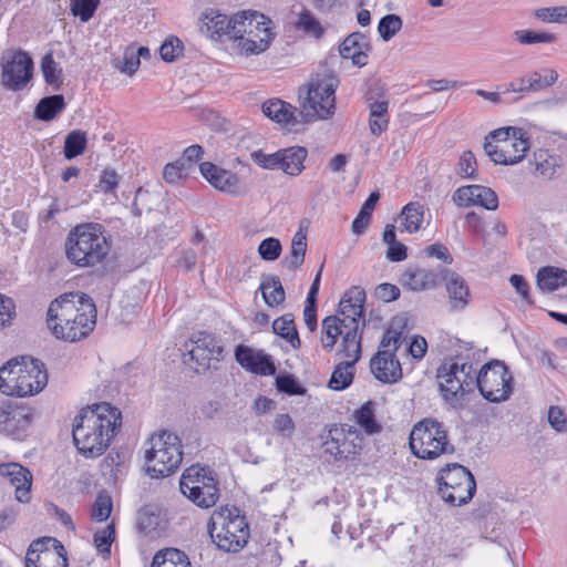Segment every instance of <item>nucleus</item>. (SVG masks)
Wrapping results in <instances>:
<instances>
[{
  "mask_svg": "<svg viewBox=\"0 0 567 567\" xmlns=\"http://www.w3.org/2000/svg\"><path fill=\"white\" fill-rule=\"evenodd\" d=\"M260 290L265 302L269 307L279 306L286 299L285 289L278 276H264L260 284Z\"/></svg>",
  "mask_w": 567,
  "mask_h": 567,
  "instance_id": "36",
  "label": "nucleus"
},
{
  "mask_svg": "<svg viewBox=\"0 0 567 567\" xmlns=\"http://www.w3.org/2000/svg\"><path fill=\"white\" fill-rule=\"evenodd\" d=\"M330 436L324 442V452L336 461L349 460L362 450L363 437L353 426L344 425L330 430Z\"/></svg>",
  "mask_w": 567,
  "mask_h": 567,
  "instance_id": "16",
  "label": "nucleus"
},
{
  "mask_svg": "<svg viewBox=\"0 0 567 567\" xmlns=\"http://www.w3.org/2000/svg\"><path fill=\"white\" fill-rule=\"evenodd\" d=\"M33 60L28 52L12 50L1 58V85L10 91L23 90L33 76Z\"/></svg>",
  "mask_w": 567,
  "mask_h": 567,
  "instance_id": "14",
  "label": "nucleus"
},
{
  "mask_svg": "<svg viewBox=\"0 0 567 567\" xmlns=\"http://www.w3.org/2000/svg\"><path fill=\"white\" fill-rule=\"evenodd\" d=\"M282 247L280 240L275 237L264 239L258 247V254L264 260L274 261L279 258Z\"/></svg>",
  "mask_w": 567,
  "mask_h": 567,
  "instance_id": "54",
  "label": "nucleus"
},
{
  "mask_svg": "<svg viewBox=\"0 0 567 567\" xmlns=\"http://www.w3.org/2000/svg\"><path fill=\"white\" fill-rule=\"evenodd\" d=\"M513 35L517 42L524 45L537 43H554L557 40L554 33L536 32L527 29L516 30L513 33Z\"/></svg>",
  "mask_w": 567,
  "mask_h": 567,
  "instance_id": "49",
  "label": "nucleus"
},
{
  "mask_svg": "<svg viewBox=\"0 0 567 567\" xmlns=\"http://www.w3.org/2000/svg\"><path fill=\"white\" fill-rule=\"evenodd\" d=\"M25 567H68L63 545L51 537L32 542L25 556Z\"/></svg>",
  "mask_w": 567,
  "mask_h": 567,
  "instance_id": "15",
  "label": "nucleus"
},
{
  "mask_svg": "<svg viewBox=\"0 0 567 567\" xmlns=\"http://www.w3.org/2000/svg\"><path fill=\"white\" fill-rule=\"evenodd\" d=\"M44 365L37 359H12L0 368V392L6 395H33L47 385Z\"/></svg>",
  "mask_w": 567,
  "mask_h": 567,
  "instance_id": "4",
  "label": "nucleus"
},
{
  "mask_svg": "<svg viewBox=\"0 0 567 567\" xmlns=\"http://www.w3.org/2000/svg\"><path fill=\"white\" fill-rule=\"evenodd\" d=\"M274 429L285 437H291L295 432V423L289 414H278L274 420Z\"/></svg>",
  "mask_w": 567,
  "mask_h": 567,
  "instance_id": "64",
  "label": "nucleus"
},
{
  "mask_svg": "<svg viewBox=\"0 0 567 567\" xmlns=\"http://www.w3.org/2000/svg\"><path fill=\"white\" fill-rule=\"evenodd\" d=\"M66 259L81 268L101 264L111 250L107 234L97 223H85L73 227L65 240Z\"/></svg>",
  "mask_w": 567,
  "mask_h": 567,
  "instance_id": "3",
  "label": "nucleus"
},
{
  "mask_svg": "<svg viewBox=\"0 0 567 567\" xmlns=\"http://www.w3.org/2000/svg\"><path fill=\"white\" fill-rule=\"evenodd\" d=\"M120 179L121 177L114 169L105 168L101 175L99 186L104 193H113L116 189Z\"/></svg>",
  "mask_w": 567,
  "mask_h": 567,
  "instance_id": "63",
  "label": "nucleus"
},
{
  "mask_svg": "<svg viewBox=\"0 0 567 567\" xmlns=\"http://www.w3.org/2000/svg\"><path fill=\"white\" fill-rule=\"evenodd\" d=\"M344 328L343 322L341 321L339 316H329L322 320L321 326V344L324 350L331 351L338 338H344Z\"/></svg>",
  "mask_w": 567,
  "mask_h": 567,
  "instance_id": "34",
  "label": "nucleus"
},
{
  "mask_svg": "<svg viewBox=\"0 0 567 567\" xmlns=\"http://www.w3.org/2000/svg\"><path fill=\"white\" fill-rule=\"evenodd\" d=\"M190 171L179 159L168 163L165 165L163 171V177L167 183H176L177 181L185 178L189 175Z\"/></svg>",
  "mask_w": 567,
  "mask_h": 567,
  "instance_id": "57",
  "label": "nucleus"
},
{
  "mask_svg": "<svg viewBox=\"0 0 567 567\" xmlns=\"http://www.w3.org/2000/svg\"><path fill=\"white\" fill-rule=\"evenodd\" d=\"M16 317V305L11 298L0 295V330L10 326Z\"/></svg>",
  "mask_w": 567,
  "mask_h": 567,
  "instance_id": "59",
  "label": "nucleus"
},
{
  "mask_svg": "<svg viewBox=\"0 0 567 567\" xmlns=\"http://www.w3.org/2000/svg\"><path fill=\"white\" fill-rule=\"evenodd\" d=\"M558 80V73L554 69H544L543 73L534 71L527 75V92H538L551 86Z\"/></svg>",
  "mask_w": 567,
  "mask_h": 567,
  "instance_id": "46",
  "label": "nucleus"
},
{
  "mask_svg": "<svg viewBox=\"0 0 567 567\" xmlns=\"http://www.w3.org/2000/svg\"><path fill=\"white\" fill-rule=\"evenodd\" d=\"M250 157L255 164H257L259 167L264 169H279L280 166V155L279 151L266 154L261 150L254 151L250 154Z\"/></svg>",
  "mask_w": 567,
  "mask_h": 567,
  "instance_id": "55",
  "label": "nucleus"
},
{
  "mask_svg": "<svg viewBox=\"0 0 567 567\" xmlns=\"http://www.w3.org/2000/svg\"><path fill=\"white\" fill-rule=\"evenodd\" d=\"M339 79L333 72L317 73L313 75L307 87V96L302 109L307 115L319 120H327L334 114L336 90L339 86Z\"/></svg>",
  "mask_w": 567,
  "mask_h": 567,
  "instance_id": "9",
  "label": "nucleus"
},
{
  "mask_svg": "<svg viewBox=\"0 0 567 567\" xmlns=\"http://www.w3.org/2000/svg\"><path fill=\"white\" fill-rule=\"evenodd\" d=\"M535 172L540 176L550 179L556 173L557 161L547 151L539 150L534 154Z\"/></svg>",
  "mask_w": 567,
  "mask_h": 567,
  "instance_id": "50",
  "label": "nucleus"
},
{
  "mask_svg": "<svg viewBox=\"0 0 567 567\" xmlns=\"http://www.w3.org/2000/svg\"><path fill=\"white\" fill-rule=\"evenodd\" d=\"M276 385L278 391L287 393L289 395L303 393L302 388L297 383L296 379L289 374L279 375L276 379Z\"/></svg>",
  "mask_w": 567,
  "mask_h": 567,
  "instance_id": "62",
  "label": "nucleus"
},
{
  "mask_svg": "<svg viewBox=\"0 0 567 567\" xmlns=\"http://www.w3.org/2000/svg\"><path fill=\"white\" fill-rule=\"evenodd\" d=\"M372 374L380 382L396 383L402 379V368L391 349L379 350L370 360Z\"/></svg>",
  "mask_w": 567,
  "mask_h": 567,
  "instance_id": "22",
  "label": "nucleus"
},
{
  "mask_svg": "<svg viewBox=\"0 0 567 567\" xmlns=\"http://www.w3.org/2000/svg\"><path fill=\"white\" fill-rule=\"evenodd\" d=\"M260 24H271L270 19L256 11H241L233 16V31L230 39L237 40L238 35L251 33Z\"/></svg>",
  "mask_w": 567,
  "mask_h": 567,
  "instance_id": "31",
  "label": "nucleus"
},
{
  "mask_svg": "<svg viewBox=\"0 0 567 567\" xmlns=\"http://www.w3.org/2000/svg\"><path fill=\"white\" fill-rule=\"evenodd\" d=\"M548 423L558 433H567V417L557 405H553L548 410Z\"/></svg>",
  "mask_w": 567,
  "mask_h": 567,
  "instance_id": "61",
  "label": "nucleus"
},
{
  "mask_svg": "<svg viewBox=\"0 0 567 567\" xmlns=\"http://www.w3.org/2000/svg\"><path fill=\"white\" fill-rule=\"evenodd\" d=\"M537 285L542 290L554 291L567 285V270L546 266L537 272Z\"/></svg>",
  "mask_w": 567,
  "mask_h": 567,
  "instance_id": "35",
  "label": "nucleus"
},
{
  "mask_svg": "<svg viewBox=\"0 0 567 567\" xmlns=\"http://www.w3.org/2000/svg\"><path fill=\"white\" fill-rule=\"evenodd\" d=\"M275 38L270 24H260L251 30V33L238 35L237 47L246 55L260 54L265 52Z\"/></svg>",
  "mask_w": 567,
  "mask_h": 567,
  "instance_id": "26",
  "label": "nucleus"
},
{
  "mask_svg": "<svg viewBox=\"0 0 567 567\" xmlns=\"http://www.w3.org/2000/svg\"><path fill=\"white\" fill-rule=\"evenodd\" d=\"M402 284L410 290L422 291L435 288L439 281V274L431 269L415 268L408 269L402 275Z\"/></svg>",
  "mask_w": 567,
  "mask_h": 567,
  "instance_id": "30",
  "label": "nucleus"
},
{
  "mask_svg": "<svg viewBox=\"0 0 567 567\" xmlns=\"http://www.w3.org/2000/svg\"><path fill=\"white\" fill-rule=\"evenodd\" d=\"M296 27L298 30L303 31L306 34L312 35L316 39L321 38L324 33V29L319 20L312 14L311 11L307 9H303L299 13Z\"/></svg>",
  "mask_w": 567,
  "mask_h": 567,
  "instance_id": "47",
  "label": "nucleus"
},
{
  "mask_svg": "<svg viewBox=\"0 0 567 567\" xmlns=\"http://www.w3.org/2000/svg\"><path fill=\"white\" fill-rule=\"evenodd\" d=\"M146 472L151 477L159 478L173 474L183 461L179 437L168 431H162L146 443Z\"/></svg>",
  "mask_w": 567,
  "mask_h": 567,
  "instance_id": "6",
  "label": "nucleus"
},
{
  "mask_svg": "<svg viewBox=\"0 0 567 567\" xmlns=\"http://www.w3.org/2000/svg\"><path fill=\"white\" fill-rule=\"evenodd\" d=\"M0 476L7 478L14 487V495L18 502H29L32 474L27 467L19 463H2L0 464Z\"/></svg>",
  "mask_w": 567,
  "mask_h": 567,
  "instance_id": "24",
  "label": "nucleus"
},
{
  "mask_svg": "<svg viewBox=\"0 0 567 567\" xmlns=\"http://www.w3.org/2000/svg\"><path fill=\"white\" fill-rule=\"evenodd\" d=\"M389 102L388 101H375L369 105V127L371 134L379 136L381 135L389 125Z\"/></svg>",
  "mask_w": 567,
  "mask_h": 567,
  "instance_id": "37",
  "label": "nucleus"
},
{
  "mask_svg": "<svg viewBox=\"0 0 567 567\" xmlns=\"http://www.w3.org/2000/svg\"><path fill=\"white\" fill-rule=\"evenodd\" d=\"M339 353H341L347 360L337 364L328 383V386L336 391L344 390L352 383L354 377V364L361 357V344H359L358 353L347 351L346 347L341 344Z\"/></svg>",
  "mask_w": 567,
  "mask_h": 567,
  "instance_id": "27",
  "label": "nucleus"
},
{
  "mask_svg": "<svg viewBox=\"0 0 567 567\" xmlns=\"http://www.w3.org/2000/svg\"><path fill=\"white\" fill-rule=\"evenodd\" d=\"M112 512V501L110 496L99 495L92 506L91 516L97 522L106 520Z\"/></svg>",
  "mask_w": 567,
  "mask_h": 567,
  "instance_id": "58",
  "label": "nucleus"
},
{
  "mask_svg": "<svg viewBox=\"0 0 567 567\" xmlns=\"http://www.w3.org/2000/svg\"><path fill=\"white\" fill-rule=\"evenodd\" d=\"M192 342L194 346L189 350V355L198 369L206 370L212 361L218 362L223 359L224 347L215 334L199 331L194 334Z\"/></svg>",
  "mask_w": 567,
  "mask_h": 567,
  "instance_id": "20",
  "label": "nucleus"
},
{
  "mask_svg": "<svg viewBox=\"0 0 567 567\" xmlns=\"http://www.w3.org/2000/svg\"><path fill=\"white\" fill-rule=\"evenodd\" d=\"M236 361L247 371L260 375H272L276 367L270 355L256 351L250 347L239 344L235 349Z\"/></svg>",
  "mask_w": 567,
  "mask_h": 567,
  "instance_id": "23",
  "label": "nucleus"
},
{
  "mask_svg": "<svg viewBox=\"0 0 567 567\" xmlns=\"http://www.w3.org/2000/svg\"><path fill=\"white\" fill-rule=\"evenodd\" d=\"M410 449L422 460H435L441 455L453 454L446 427L434 419H423L417 422L410 433Z\"/></svg>",
  "mask_w": 567,
  "mask_h": 567,
  "instance_id": "7",
  "label": "nucleus"
},
{
  "mask_svg": "<svg viewBox=\"0 0 567 567\" xmlns=\"http://www.w3.org/2000/svg\"><path fill=\"white\" fill-rule=\"evenodd\" d=\"M437 493L453 506L467 504L474 496L476 483L473 474L458 463L449 464L440 471Z\"/></svg>",
  "mask_w": 567,
  "mask_h": 567,
  "instance_id": "11",
  "label": "nucleus"
},
{
  "mask_svg": "<svg viewBox=\"0 0 567 567\" xmlns=\"http://www.w3.org/2000/svg\"><path fill=\"white\" fill-rule=\"evenodd\" d=\"M471 355L456 354L437 369L439 388L445 402L452 408L461 405L464 395L473 391L476 369L470 361Z\"/></svg>",
  "mask_w": 567,
  "mask_h": 567,
  "instance_id": "5",
  "label": "nucleus"
},
{
  "mask_svg": "<svg viewBox=\"0 0 567 567\" xmlns=\"http://www.w3.org/2000/svg\"><path fill=\"white\" fill-rule=\"evenodd\" d=\"M307 251V238L302 231H297L291 241V250L289 256L282 260V265L289 270H295L305 261Z\"/></svg>",
  "mask_w": 567,
  "mask_h": 567,
  "instance_id": "42",
  "label": "nucleus"
},
{
  "mask_svg": "<svg viewBox=\"0 0 567 567\" xmlns=\"http://www.w3.org/2000/svg\"><path fill=\"white\" fill-rule=\"evenodd\" d=\"M200 31L213 40L227 35L230 39L233 17H227L215 9H207L200 16Z\"/></svg>",
  "mask_w": 567,
  "mask_h": 567,
  "instance_id": "28",
  "label": "nucleus"
},
{
  "mask_svg": "<svg viewBox=\"0 0 567 567\" xmlns=\"http://www.w3.org/2000/svg\"><path fill=\"white\" fill-rule=\"evenodd\" d=\"M533 14L545 23L567 24V6L539 8L534 10Z\"/></svg>",
  "mask_w": 567,
  "mask_h": 567,
  "instance_id": "48",
  "label": "nucleus"
},
{
  "mask_svg": "<svg viewBox=\"0 0 567 567\" xmlns=\"http://www.w3.org/2000/svg\"><path fill=\"white\" fill-rule=\"evenodd\" d=\"M367 48L368 43L364 35L360 32H353L343 40L339 47V52L343 59H351L354 65L361 68L368 63V55L364 51Z\"/></svg>",
  "mask_w": 567,
  "mask_h": 567,
  "instance_id": "29",
  "label": "nucleus"
},
{
  "mask_svg": "<svg viewBox=\"0 0 567 567\" xmlns=\"http://www.w3.org/2000/svg\"><path fill=\"white\" fill-rule=\"evenodd\" d=\"M152 567H192L186 554L177 548H165L157 551Z\"/></svg>",
  "mask_w": 567,
  "mask_h": 567,
  "instance_id": "41",
  "label": "nucleus"
},
{
  "mask_svg": "<svg viewBox=\"0 0 567 567\" xmlns=\"http://www.w3.org/2000/svg\"><path fill=\"white\" fill-rule=\"evenodd\" d=\"M47 324L56 339L74 342L89 336L96 324V307L83 292H70L51 301Z\"/></svg>",
  "mask_w": 567,
  "mask_h": 567,
  "instance_id": "2",
  "label": "nucleus"
},
{
  "mask_svg": "<svg viewBox=\"0 0 567 567\" xmlns=\"http://www.w3.org/2000/svg\"><path fill=\"white\" fill-rule=\"evenodd\" d=\"M115 539V528L113 524L107 525L105 528L95 532L94 545L96 549L103 554L110 556L111 546Z\"/></svg>",
  "mask_w": 567,
  "mask_h": 567,
  "instance_id": "53",
  "label": "nucleus"
},
{
  "mask_svg": "<svg viewBox=\"0 0 567 567\" xmlns=\"http://www.w3.org/2000/svg\"><path fill=\"white\" fill-rule=\"evenodd\" d=\"M272 330L276 334L287 340L293 349H299L301 341L291 313H286L272 322Z\"/></svg>",
  "mask_w": 567,
  "mask_h": 567,
  "instance_id": "40",
  "label": "nucleus"
},
{
  "mask_svg": "<svg viewBox=\"0 0 567 567\" xmlns=\"http://www.w3.org/2000/svg\"><path fill=\"white\" fill-rule=\"evenodd\" d=\"M280 166L286 174L291 176L299 175L305 168L303 162L307 157V151L303 147H289L279 150Z\"/></svg>",
  "mask_w": 567,
  "mask_h": 567,
  "instance_id": "33",
  "label": "nucleus"
},
{
  "mask_svg": "<svg viewBox=\"0 0 567 567\" xmlns=\"http://www.w3.org/2000/svg\"><path fill=\"white\" fill-rule=\"evenodd\" d=\"M403 25L402 19L396 14H386L379 21L378 31L384 41L391 40Z\"/></svg>",
  "mask_w": 567,
  "mask_h": 567,
  "instance_id": "52",
  "label": "nucleus"
},
{
  "mask_svg": "<svg viewBox=\"0 0 567 567\" xmlns=\"http://www.w3.org/2000/svg\"><path fill=\"white\" fill-rule=\"evenodd\" d=\"M86 133L81 130L71 131L64 140L63 154L66 159H72L84 153L86 148Z\"/></svg>",
  "mask_w": 567,
  "mask_h": 567,
  "instance_id": "45",
  "label": "nucleus"
},
{
  "mask_svg": "<svg viewBox=\"0 0 567 567\" xmlns=\"http://www.w3.org/2000/svg\"><path fill=\"white\" fill-rule=\"evenodd\" d=\"M122 424L121 411L107 402L82 410L73 423V442L87 458L102 455Z\"/></svg>",
  "mask_w": 567,
  "mask_h": 567,
  "instance_id": "1",
  "label": "nucleus"
},
{
  "mask_svg": "<svg viewBox=\"0 0 567 567\" xmlns=\"http://www.w3.org/2000/svg\"><path fill=\"white\" fill-rule=\"evenodd\" d=\"M354 419L367 434H375L381 432L382 427L375 421L374 403L372 401L365 402L359 410H357L354 412Z\"/></svg>",
  "mask_w": 567,
  "mask_h": 567,
  "instance_id": "44",
  "label": "nucleus"
},
{
  "mask_svg": "<svg viewBox=\"0 0 567 567\" xmlns=\"http://www.w3.org/2000/svg\"><path fill=\"white\" fill-rule=\"evenodd\" d=\"M33 419L34 412L31 406L11 401L0 402V433L21 440Z\"/></svg>",
  "mask_w": 567,
  "mask_h": 567,
  "instance_id": "17",
  "label": "nucleus"
},
{
  "mask_svg": "<svg viewBox=\"0 0 567 567\" xmlns=\"http://www.w3.org/2000/svg\"><path fill=\"white\" fill-rule=\"evenodd\" d=\"M440 276L445 284L452 310H463L470 302V288L465 279L450 269H442Z\"/></svg>",
  "mask_w": 567,
  "mask_h": 567,
  "instance_id": "25",
  "label": "nucleus"
},
{
  "mask_svg": "<svg viewBox=\"0 0 567 567\" xmlns=\"http://www.w3.org/2000/svg\"><path fill=\"white\" fill-rule=\"evenodd\" d=\"M184 496L200 508H210L219 499L218 482L213 471L200 465H192L184 471L179 481Z\"/></svg>",
  "mask_w": 567,
  "mask_h": 567,
  "instance_id": "10",
  "label": "nucleus"
},
{
  "mask_svg": "<svg viewBox=\"0 0 567 567\" xmlns=\"http://www.w3.org/2000/svg\"><path fill=\"white\" fill-rule=\"evenodd\" d=\"M65 107L63 95L54 94L39 101L34 110V116L41 121L53 120Z\"/></svg>",
  "mask_w": 567,
  "mask_h": 567,
  "instance_id": "39",
  "label": "nucleus"
},
{
  "mask_svg": "<svg viewBox=\"0 0 567 567\" xmlns=\"http://www.w3.org/2000/svg\"><path fill=\"white\" fill-rule=\"evenodd\" d=\"M452 200L458 207L481 206L487 210L498 207V196L489 187L482 185H466L458 187L452 196Z\"/></svg>",
  "mask_w": 567,
  "mask_h": 567,
  "instance_id": "21",
  "label": "nucleus"
},
{
  "mask_svg": "<svg viewBox=\"0 0 567 567\" xmlns=\"http://www.w3.org/2000/svg\"><path fill=\"white\" fill-rule=\"evenodd\" d=\"M41 71L44 81L54 90H60L63 84V71L51 52L47 53L41 60Z\"/></svg>",
  "mask_w": 567,
  "mask_h": 567,
  "instance_id": "43",
  "label": "nucleus"
},
{
  "mask_svg": "<svg viewBox=\"0 0 567 567\" xmlns=\"http://www.w3.org/2000/svg\"><path fill=\"white\" fill-rule=\"evenodd\" d=\"M484 150L495 164L514 165L525 157L526 152L529 150V142L525 133L522 132L518 135H514L511 142L493 144L491 141H487L484 143Z\"/></svg>",
  "mask_w": 567,
  "mask_h": 567,
  "instance_id": "18",
  "label": "nucleus"
},
{
  "mask_svg": "<svg viewBox=\"0 0 567 567\" xmlns=\"http://www.w3.org/2000/svg\"><path fill=\"white\" fill-rule=\"evenodd\" d=\"M513 383L512 373L499 360L485 363L476 373L475 385L482 396L493 403L506 401L513 392Z\"/></svg>",
  "mask_w": 567,
  "mask_h": 567,
  "instance_id": "12",
  "label": "nucleus"
},
{
  "mask_svg": "<svg viewBox=\"0 0 567 567\" xmlns=\"http://www.w3.org/2000/svg\"><path fill=\"white\" fill-rule=\"evenodd\" d=\"M183 52V43L176 37L167 38L159 48L161 58L166 62H173Z\"/></svg>",
  "mask_w": 567,
  "mask_h": 567,
  "instance_id": "56",
  "label": "nucleus"
},
{
  "mask_svg": "<svg viewBox=\"0 0 567 567\" xmlns=\"http://www.w3.org/2000/svg\"><path fill=\"white\" fill-rule=\"evenodd\" d=\"M476 159L472 152L467 151L462 154L457 165V174L465 178H474L476 172Z\"/></svg>",
  "mask_w": 567,
  "mask_h": 567,
  "instance_id": "60",
  "label": "nucleus"
},
{
  "mask_svg": "<svg viewBox=\"0 0 567 567\" xmlns=\"http://www.w3.org/2000/svg\"><path fill=\"white\" fill-rule=\"evenodd\" d=\"M203 177L217 190L231 195L241 196L247 193V187L240 177L210 162H203L199 165Z\"/></svg>",
  "mask_w": 567,
  "mask_h": 567,
  "instance_id": "19",
  "label": "nucleus"
},
{
  "mask_svg": "<svg viewBox=\"0 0 567 567\" xmlns=\"http://www.w3.org/2000/svg\"><path fill=\"white\" fill-rule=\"evenodd\" d=\"M365 297L364 289L353 286L343 295L339 302L340 319L344 328H347L342 346L350 352L358 353L359 344H361L362 331H360V319L363 316Z\"/></svg>",
  "mask_w": 567,
  "mask_h": 567,
  "instance_id": "13",
  "label": "nucleus"
},
{
  "mask_svg": "<svg viewBox=\"0 0 567 567\" xmlns=\"http://www.w3.org/2000/svg\"><path fill=\"white\" fill-rule=\"evenodd\" d=\"M100 0H70V10L82 22H87L96 11Z\"/></svg>",
  "mask_w": 567,
  "mask_h": 567,
  "instance_id": "51",
  "label": "nucleus"
},
{
  "mask_svg": "<svg viewBox=\"0 0 567 567\" xmlns=\"http://www.w3.org/2000/svg\"><path fill=\"white\" fill-rule=\"evenodd\" d=\"M399 217L403 230L410 234L416 233L423 223L424 206L419 202H411L402 208Z\"/></svg>",
  "mask_w": 567,
  "mask_h": 567,
  "instance_id": "38",
  "label": "nucleus"
},
{
  "mask_svg": "<svg viewBox=\"0 0 567 567\" xmlns=\"http://www.w3.org/2000/svg\"><path fill=\"white\" fill-rule=\"evenodd\" d=\"M207 527L212 540L227 553L239 551L249 538V527L245 517L233 515L227 508L215 511Z\"/></svg>",
  "mask_w": 567,
  "mask_h": 567,
  "instance_id": "8",
  "label": "nucleus"
},
{
  "mask_svg": "<svg viewBox=\"0 0 567 567\" xmlns=\"http://www.w3.org/2000/svg\"><path fill=\"white\" fill-rule=\"evenodd\" d=\"M297 109L291 104L279 99H271L262 104V113L279 124H295Z\"/></svg>",
  "mask_w": 567,
  "mask_h": 567,
  "instance_id": "32",
  "label": "nucleus"
}]
</instances>
